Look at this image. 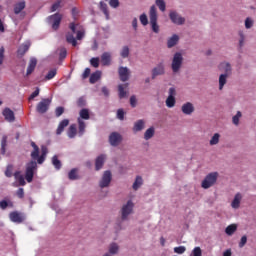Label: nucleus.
<instances>
[{"mask_svg":"<svg viewBox=\"0 0 256 256\" xmlns=\"http://www.w3.org/2000/svg\"><path fill=\"white\" fill-rule=\"evenodd\" d=\"M70 30L72 32L67 33L66 41L73 47H77V41H81L85 37V29L79 24L71 23ZM74 35H76V39Z\"/></svg>","mask_w":256,"mask_h":256,"instance_id":"nucleus-1","label":"nucleus"},{"mask_svg":"<svg viewBox=\"0 0 256 256\" xmlns=\"http://www.w3.org/2000/svg\"><path fill=\"white\" fill-rule=\"evenodd\" d=\"M79 115L80 116L77 119L78 129H79L78 134H79V137H83V135H85V129L87 127V124H85V121H89L91 119V116L89 115V110L86 108H83L82 110H80Z\"/></svg>","mask_w":256,"mask_h":256,"instance_id":"nucleus-2","label":"nucleus"},{"mask_svg":"<svg viewBox=\"0 0 256 256\" xmlns=\"http://www.w3.org/2000/svg\"><path fill=\"white\" fill-rule=\"evenodd\" d=\"M35 171H37V162L35 160H32L26 165L25 177H26V181L28 183H31L33 181Z\"/></svg>","mask_w":256,"mask_h":256,"instance_id":"nucleus-3","label":"nucleus"},{"mask_svg":"<svg viewBox=\"0 0 256 256\" xmlns=\"http://www.w3.org/2000/svg\"><path fill=\"white\" fill-rule=\"evenodd\" d=\"M111 181H113V174L111 171L106 170L104 171L100 181H99V187L100 189H107L109 185H111Z\"/></svg>","mask_w":256,"mask_h":256,"instance_id":"nucleus-4","label":"nucleus"},{"mask_svg":"<svg viewBox=\"0 0 256 256\" xmlns=\"http://www.w3.org/2000/svg\"><path fill=\"white\" fill-rule=\"evenodd\" d=\"M182 63H183L182 54H180V52H176L173 56V60L171 64V69L174 74L179 72V70L181 69Z\"/></svg>","mask_w":256,"mask_h":256,"instance_id":"nucleus-5","label":"nucleus"},{"mask_svg":"<svg viewBox=\"0 0 256 256\" xmlns=\"http://www.w3.org/2000/svg\"><path fill=\"white\" fill-rule=\"evenodd\" d=\"M149 16L152 31L154 33H159V24H157V8L155 6H151Z\"/></svg>","mask_w":256,"mask_h":256,"instance_id":"nucleus-6","label":"nucleus"},{"mask_svg":"<svg viewBox=\"0 0 256 256\" xmlns=\"http://www.w3.org/2000/svg\"><path fill=\"white\" fill-rule=\"evenodd\" d=\"M217 178H218L217 172L208 174L205 177V179L202 181V184H201L202 188H204V189L210 188L211 186H213L216 183Z\"/></svg>","mask_w":256,"mask_h":256,"instance_id":"nucleus-7","label":"nucleus"},{"mask_svg":"<svg viewBox=\"0 0 256 256\" xmlns=\"http://www.w3.org/2000/svg\"><path fill=\"white\" fill-rule=\"evenodd\" d=\"M51 101V98H43L36 106L37 113H47V111H49V107H51Z\"/></svg>","mask_w":256,"mask_h":256,"instance_id":"nucleus-8","label":"nucleus"},{"mask_svg":"<svg viewBox=\"0 0 256 256\" xmlns=\"http://www.w3.org/2000/svg\"><path fill=\"white\" fill-rule=\"evenodd\" d=\"M62 16L59 13L53 14L47 18V23L52 26L54 31L59 29V25H61Z\"/></svg>","mask_w":256,"mask_h":256,"instance_id":"nucleus-9","label":"nucleus"},{"mask_svg":"<svg viewBox=\"0 0 256 256\" xmlns=\"http://www.w3.org/2000/svg\"><path fill=\"white\" fill-rule=\"evenodd\" d=\"M164 74H165V66H164L163 62H160L152 70V79H155L157 76H162Z\"/></svg>","mask_w":256,"mask_h":256,"instance_id":"nucleus-10","label":"nucleus"},{"mask_svg":"<svg viewBox=\"0 0 256 256\" xmlns=\"http://www.w3.org/2000/svg\"><path fill=\"white\" fill-rule=\"evenodd\" d=\"M9 219L12 221V223H23L25 221V217H23V214L14 211L9 214Z\"/></svg>","mask_w":256,"mask_h":256,"instance_id":"nucleus-11","label":"nucleus"},{"mask_svg":"<svg viewBox=\"0 0 256 256\" xmlns=\"http://www.w3.org/2000/svg\"><path fill=\"white\" fill-rule=\"evenodd\" d=\"M170 20L176 25H183L185 23V18L179 16L177 12H170L169 14Z\"/></svg>","mask_w":256,"mask_h":256,"instance_id":"nucleus-12","label":"nucleus"},{"mask_svg":"<svg viewBox=\"0 0 256 256\" xmlns=\"http://www.w3.org/2000/svg\"><path fill=\"white\" fill-rule=\"evenodd\" d=\"M105 161H107V155L105 154H101L96 158V161H95L96 171H100V169H103V165H105Z\"/></svg>","mask_w":256,"mask_h":256,"instance_id":"nucleus-13","label":"nucleus"},{"mask_svg":"<svg viewBox=\"0 0 256 256\" xmlns=\"http://www.w3.org/2000/svg\"><path fill=\"white\" fill-rule=\"evenodd\" d=\"M109 142L112 147H117V145L121 143V135H119V133L113 132L110 134Z\"/></svg>","mask_w":256,"mask_h":256,"instance_id":"nucleus-14","label":"nucleus"},{"mask_svg":"<svg viewBox=\"0 0 256 256\" xmlns=\"http://www.w3.org/2000/svg\"><path fill=\"white\" fill-rule=\"evenodd\" d=\"M120 217L122 221H127L129 219V201L122 206L120 210Z\"/></svg>","mask_w":256,"mask_h":256,"instance_id":"nucleus-15","label":"nucleus"},{"mask_svg":"<svg viewBox=\"0 0 256 256\" xmlns=\"http://www.w3.org/2000/svg\"><path fill=\"white\" fill-rule=\"evenodd\" d=\"M121 81H127L129 79V68L121 66L118 70Z\"/></svg>","mask_w":256,"mask_h":256,"instance_id":"nucleus-16","label":"nucleus"},{"mask_svg":"<svg viewBox=\"0 0 256 256\" xmlns=\"http://www.w3.org/2000/svg\"><path fill=\"white\" fill-rule=\"evenodd\" d=\"M3 115L5 117V120L8 121L9 123H13V121H15V113L11 109L9 108L4 109Z\"/></svg>","mask_w":256,"mask_h":256,"instance_id":"nucleus-17","label":"nucleus"},{"mask_svg":"<svg viewBox=\"0 0 256 256\" xmlns=\"http://www.w3.org/2000/svg\"><path fill=\"white\" fill-rule=\"evenodd\" d=\"M29 47H31L30 41H26L23 44H21L20 47L18 48V55L23 57V55H25L26 52L29 51Z\"/></svg>","mask_w":256,"mask_h":256,"instance_id":"nucleus-18","label":"nucleus"},{"mask_svg":"<svg viewBox=\"0 0 256 256\" xmlns=\"http://www.w3.org/2000/svg\"><path fill=\"white\" fill-rule=\"evenodd\" d=\"M98 9H100V11H102V13H104L107 21H109L110 17H109V7L107 6V3H105L104 1H100L98 4Z\"/></svg>","mask_w":256,"mask_h":256,"instance_id":"nucleus-19","label":"nucleus"},{"mask_svg":"<svg viewBox=\"0 0 256 256\" xmlns=\"http://www.w3.org/2000/svg\"><path fill=\"white\" fill-rule=\"evenodd\" d=\"M31 146L33 147V151L31 152V158L34 161H37V163H39V146H37V144H35V142L31 143Z\"/></svg>","mask_w":256,"mask_h":256,"instance_id":"nucleus-20","label":"nucleus"},{"mask_svg":"<svg viewBox=\"0 0 256 256\" xmlns=\"http://www.w3.org/2000/svg\"><path fill=\"white\" fill-rule=\"evenodd\" d=\"M181 110L183 114L185 115H191L194 112V106L191 103H185L182 107Z\"/></svg>","mask_w":256,"mask_h":256,"instance_id":"nucleus-21","label":"nucleus"},{"mask_svg":"<svg viewBox=\"0 0 256 256\" xmlns=\"http://www.w3.org/2000/svg\"><path fill=\"white\" fill-rule=\"evenodd\" d=\"M68 126H69V119L62 120L58 125V128L56 130V135H61V133L65 131V127H68Z\"/></svg>","mask_w":256,"mask_h":256,"instance_id":"nucleus-22","label":"nucleus"},{"mask_svg":"<svg viewBox=\"0 0 256 256\" xmlns=\"http://www.w3.org/2000/svg\"><path fill=\"white\" fill-rule=\"evenodd\" d=\"M101 62H102V65L104 66L111 65V53L104 52L101 56Z\"/></svg>","mask_w":256,"mask_h":256,"instance_id":"nucleus-23","label":"nucleus"},{"mask_svg":"<svg viewBox=\"0 0 256 256\" xmlns=\"http://www.w3.org/2000/svg\"><path fill=\"white\" fill-rule=\"evenodd\" d=\"M108 253L111 255H118L119 254V244L112 242L108 246Z\"/></svg>","mask_w":256,"mask_h":256,"instance_id":"nucleus-24","label":"nucleus"},{"mask_svg":"<svg viewBox=\"0 0 256 256\" xmlns=\"http://www.w3.org/2000/svg\"><path fill=\"white\" fill-rule=\"evenodd\" d=\"M67 136L69 137V139H75V137L77 136V125H70L67 131Z\"/></svg>","mask_w":256,"mask_h":256,"instance_id":"nucleus-25","label":"nucleus"},{"mask_svg":"<svg viewBox=\"0 0 256 256\" xmlns=\"http://www.w3.org/2000/svg\"><path fill=\"white\" fill-rule=\"evenodd\" d=\"M14 177L21 187H24V185H26L25 177L23 176V174H21V171H16L14 173Z\"/></svg>","mask_w":256,"mask_h":256,"instance_id":"nucleus-26","label":"nucleus"},{"mask_svg":"<svg viewBox=\"0 0 256 256\" xmlns=\"http://www.w3.org/2000/svg\"><path fill=\"white\" fill-rule=\"evenodd\" d=\"M47 153H48V150H47L46 146H42L41 147V155L38 158L39 165H43V163L45 162V158L47 157Z\"/></svg>","mask_w":256,"mask_h":256,"instance_id":"nucleus-27","label":"nucleus"},{"mask_svg":"<svg viewBox=\"0 0 256 256\" xmlns=\"http://www.w3.org/2000/svg\"><path fill=\"white\" fill-rule=\"evenodd\" d=\"M141 186H143V177L137 176L132 185V189L134 191H137V190H139V188H141Z\"/></svg>","mask_w":256,"mask_h":256,"instance_id":"nucleus-28","label":"nucleus"},{"mask_svg":"<svg viewBox=\"0 0 256 256\" xmlns=\"http://www.w3.org/2000/svg\"><path fill=\"white\" fill-rule=\"evenodd\" d=\"M219 69L221 71H224L225 74H227V76L231 73V66H230L229 62H221L219 64Z\"/></svg>","mask_w":256,"mask_h":256,"instance_id":"nucleus-29","label":"nucleus"},{"mask_svg":"<svg viewBox=\"0 0 256 256\" xmlns=\"http://www.w3.org/2000/svg\"><path fill=\"white\" fill-rule=\"evenodd\" d=\"M101 79V71L97 70L96 72L90 75V83L95 84Z\"/></svg>","mask_w":256,"mask_h":256,"instance_id":"nucleus-30","label":"nucleus"},{"mask_svg":"<svg viewBox=\"0 0 256 256\" xmlns=\"http://www.w3.org/2000/svg\"><path fill=\"white\" fill-rule=\"evenodd\" d=\"M241 199H242L241 194L240 193L236 194L235 198H234V200L232 201V204H231L232 208L238 209L240 207Z\"/></svg>","mask_w":256,"mask_h":256,"instance_id":"nucleus-31","label":"nucleus"},{"mask_svg":"<svg viewBox=\"0 0 256 256\" xmlns=\"http://www.w3.org/2000/svg\"><path fill=\"white\" fill-rule=\"evenodd\" d=\"M7 207H13V202L9 199H4L0 201V209H2V211H5V209H7Z\"/></svg>","mask_w":256,"mask_h":256,"instance_id":"nucleus-32","label":"nucleus"},{"mask_svg":"<svg viewBox=\"0 0 256 256\" xmlns=\"http://www.w3.org/2000/svg\"><path fill=\"white\" fill-rule=\"evenodd\" d=\"M25 9V1L18 2L14 7V13L19 15Z\"/></svg>","mask_w":256,"mask_h":256,"instance_id":"nucleus-33","label":"nucleus"},{"mask_svg":"<svg viewBox=\"0 0 256 256\" xmlns=\"http://www.w3.org/2000/svg\"><path fill=\"white\" fill-rule=\"evenodd\" d=\"M178 40H179V38H178L177 34H173V36H171V38H169V40L167 42L168 48L174 47L177 44Z\"/></svg>","mask_w":256,"mask_h":256,"instance_id":"nucleus-34","label":"nucleus"},{"mask_svg":"<svg viewBox=\"0 0 256 256\" xmlns=\"http://www.w3.org/2000/svg\"><path fill=\"white\" fill-rule=\"evenodd\" d=\"M145 128V121L143 120H138L135 124H134V132H139L141 130H143Z\"/></svg>","mask_w":256,"mask_h":256,"instance_id":"nucleus-35","label":"nucleus"},{"mask_svg":"<svg viewBox=\"0 0 256 256\" xmlns=\"http://www.w3.org/2000/svg\"><path fill=\"white\" fill-rule=\"evenodd\" d=\"M78 171L79 170L77 168L70 170V172L68 173V178L70 179V181H75L78 179L79 177V175L77 174Z\"/></svg>","mask_w":256,"mask_h":256,"instance_id":"nucleus-36","label":"nucleus"},{"mask_svg":"<svg viewBox=\"0 0 256 256\" xmlns=\"http://www.w3.org/2000/svg\"><path fill=\"white\" fill-rule=\"evenodd\" d=\"M155 135V128H149L148 130H146L145 134H144V139L145 140H149L151 138H153V136Z\"/></svg>","mask_w":256,"mask_h":256,"instance_id":"nucleus-37","label":"nucleus"},{"mask_svg":"<svg viewBox=\"0 0 256 256\" xmlns=\"http://www.w3.org/2000/svg\"><path fill=\"white\" fill-rule=\"evenodd\" d=\"M227 77L228 75L227 74H222L220 75L219 77V89L222 90L224 85L226 84L227 82Z\"/></svg>","mask_w":256,"mask_h":256,"instance_id":"nucleus-38","label":"nucleus"},{"mask_svg":"<svg viewBox=\"0 0 256 256\" xmlns=\"http://www.w3.org/2000/svg\"><path fill=\"white\" fill-rule=\"evenodd\" d=\"M126 87H127V84H120L118 86V91H119L120 99H123V97H125L127 95V93L125 92V88Z\"/></svg>","mask_w":256,"mask_h":256,"instance_id":"nucleus-39","label":"nucleus"},{"mask_svg":"<svg viewBox=\"0 0 256 256\" xmlns=\"http://www.w3.org/2000/svg\"><path fill=\"white\" fill-rule=\"evenodd\" d=\"M57 75V69H51L45 76L46 81H51Z\"/></svg>","mask_w":256,"mask_h":256,"instance_id":"nucleus-40","label":"nucleus"},{"mask_svg":"<svg viewBox=\"0 0 256 256\" xmlns=\"http://www.w3.org/2000/svg\"><path fill=\"white\" fill-rule=\"evenodd\" d=\"M237 230V226L235 224L229 225L225 232L227 235L231 236Z\"/></svg>","mask_w":256,"mask_h":256,"instance_id":"nucleus-41","label":"nucleus"},{"mask_svg":"<svg viewBox=\"0 0 256 256\" xmlns=\"http://www.w3.org/2000/svg\"><path fill=\"white\" fill-rule=\"evenodd\" d=\"M52 164L54 165L55 169H61V161L59 160V158H57V156H53Z\"/></svg>","mask_w":256,"mask_h":256,"instance_id":"nucleus-42","label":"nucleus"},{"mask_svg":"<svg viewBox=\"0 0 256 256\" xmlns=\"http://www.w3.org/2000/svg\"><path fill=\"white\" fill-rule=\"evenodd\" d=\"M219 140H220V135L218 133L214 134L210 140V145L211 146L217 145L219 143Z\"/></svg>","mask_w":256,"mask_h":256,"instance_id":"nucleus-43","label":"nucleus"},{"mask_svg":"<svg viewBox=\"0 0 256 256\" xmlns=\"http://www.w3.org/2000/svg\"><path fill=\"white\" fill-rule=\"evenodd\" d=\"M156 5L159 8L160 11L164 12L166 9V4L164 0H156Z\"/></svg>","mask_w":256,"mask_h":256,"instance_id":"nucleus-44","label":"nucleus"},{"mask_svg":"<svg viewBox=\"0 0 256 256\" xmlns=\"http://www.w3.org/2000/svg\"><path fill=\"white\" fill-rule=\"evenodd\" d=\"M5 147H7V136H3L1 140L2 155H5Z\"/></svg>","mask_w":256,"mask_h":256,"instance_id":"nucleus-45","label":"nucleus"},{"mask_svg":"<svg viewBox=\"0 0 256 256\" xmlns=\"http://www.w3.org/2000/svg\"><path fill=\"white\" fill-rule=\"evenodd\" d=\"M175 102H176L175 97H168L167 100H166V106L168 108H172V107H174Z\"/></svg>","mask_w":256,"mask_h":256,"instance_id":"nucleus-46","label":"nucleus"},{"mask_svg":"<svg viewBox=\"0 0 256 256\" xmlns=\"http://www.w3.org/2000/svg\"><path fill=\"white\" fill-rule=\"evenodd\" d=\"M120 55H121V57H123V59L129 57V46H124L122 48Z\"/></svg>","mask_w":256,"mask_h":256,"instance_id":"nucleus-47","label":"nucleus"},{"mask_svg":"<svg viewBox=\"0 0 256 256\" xmlns=\"http://www.w3.org/2000/svg\"><path fill=\"white\" fill-rule=\"evenodd\" d=\"M140 22L143 26H147V24H149V19L147 18V14H141Z\"/></svg>","mask_w":256,"mask_h":256,"instance_id":"nucleus-48","label":"nucleus"},{"mask_svg":"<svg viewBox=\"0 0 256 256\" xmlns=\"http://www.w3.org/2000/svg\"><path fill=\"white\" fill-rule=\"evenodd\" d=\"M3 61H5V47H0V65H3Z\"/></svg>","mask_w":256,"mask_h":256,"instance_id":"nucleus-49","label":"nucleus"},{"mask_svg":"<svg viewBox=\"0 0 256 256\" xmlns=\"http://www.w3.org/2000/svg\"><path fill=\"white\" fill-rule=\"evenodd\" d=\"M61 8V0L56 1L52 7L51 12L54 13V11H57V9Z\"/></svg>","mask_w":256,"mask_h":256,"instance_id":"nucleus-50","label":"nucleus"},{"mask_svg":"<svg viewBox=\"0 0 256 256\" xmlns=\"http://www.w3.org/2000/svg\"><path fill=\"white\" fill-rule=\"evenodd\" d=\"M253 20L252 18H246L245 20V28L246 29H251L253 27Z\"/></svg>","mask_w":256,"mask_h":256,"instance_id":"nucleus-51","label":"nucleus"},{"mask_svg":"<svg viewBox=\"0 0 256 256\" xmlns=\"http://www.w3.org/2000/svg\"><path fill=\"white\" fill-rule=\"evenodd\" d=\"M242 114L240 111L237 112V114L233 117V124L238 125L239 124V119L241 118Z\"/></svg>","mask_w":256,"mask_h":256,"instance_id":"nucleus-52","label":"nucleus"},{"mask_svg":"<svg viewBox=\"0 0 256 256\" xmlns=\"http://www.w3.org/2000/svg\"><path fill=\"white\" fill-rule=\"evenodd\" d=\"M59 57L60 59L67 57V49L65 47L60 48Z\"/></svg>","mask_w":256,"mask_h":256,"instance_id":"nucleus-53","label":"nucleus"},{"mask_svg":"<svg viewBox=\"0 0 256 256\" xmlns=\"http://www.w3.org/2000/svg\"><path fill=\"white\" fill-rule=\"evenodd\" d=\"M192 256H202V250L200 247H195L192 251Z\"/></svg>","mask_w":256,"mask_h":256,"instance_id":"nucleus-54","label":"nucleus"},{"mask_svg":"<svg viewBox=\"0 0 256 256\" xmlns=\"http://www.w3.org/2000/svg\"><path fill=\"white\" fill-rule=\"evenodd\" d=\"M28 67H32L35 69V67H37V58L35 57L30 58Z\"/></svg>","mask_w":256,"mask_h":256,"instance_id":"nucleus-55","label":"nucleus"},{"mask_svg":"<svg viewBox=\"0 0 256 256\" xmlns=\"http://www.w3.org/2000/svg\"><path fill=\"white\" fill-rule=\"evenodd\" d=\"M90 64L92 65V67H95V69H97V67H99V58H92L90 60Z\"/></svg>","mask_w":256,"mask_h":256,"instance_id":"nucleus-56","label":"nucleus"},{"mask_svg":"<svg viewBox=\"0 0 256 256\" xmlns=\"http://www.w3.org/2000/svg\"><path fill=\"white\" fill-rule=\"evenodd\" d=\"M109 5L112 9H117L119 7V0H109Z\"/></svg>","mask_w":256,"mask_h":256,"instance_id":"nucleus-57","label":"nucleus"},{"mask_svg":"<svg viewBox=\"0 0 256 256\" xmlns=\"http://www.w3.org/2000/svg\"><path fill=\"white\" fill-rule=\"evenodd\" d=\"M186 251V248L184 246H179L174 248V252L177 254H183Z\"/></svg>","mask_w":256,"mask_h":256,"instance_id":"nucleus-58","label":"nucleus"},{"mask_svg":"<svg viewBox=\"0 0 256 256\" xmlns=\"http://www.w3.org/2000/svg\"><path fill=\"white\" fill-rule=\"evenodd\" d=\"M125 117V112L123 111V109H119L117 111V119H119L120 121H123Z\"/></svg>","mask_w":256,"mask_h":256,"instance_id":"nucleus-59","label":"nucleus"},{"mask_svg":"<svg viewBox=\"0 0 256 256\" xmlns=\"http://www.w3.org/2000/svg\"><path fill=\"white\" fill-rule=\"evenodd\" d=\"M65 109L63 107H57L55 110L56 113V117H61V115H63Z\"/></svg>","mask_w":256,"mask_h":256,"instance_id":"nucleus-60","label":"nucleus"},{"mask_svg":"<svg viewBox=\"0 0 256 256\" xmlns=\"http://www.w3.org/2000/svg\"><path fill=\"white\" fill-rule=\"evenodd\" d=\"M39 88H36V90L30 95L29 101H32V99H35V97H39Z\"/></svg>","mask_w":256,"mask_h":256,"instance_id":"nucleus-61","label":"nucleus"},{"mask_svg":"<svg viewBox=\"0 0 256 256\" xmlns=\"http://www.w3.org/2000/svg\"><path fill=\"white\" fill-rule=\"evenodd\" d=\"M130 105L133 108L137 107V98L135 96L130 97Z\"/></svg>","mask_w":256,"mask_h":256,"instance_id":"nucleus-62","label":"nucleus"},{"mask_svg":"<svg viewBox=\"0 0 256 256\" xmlns=\"http://www.w3.org/2000/svg\"><path fill=\"white\" fill-rule=\"evenodd\" d=\"M246 243H247V237H246V236H243V237L241 238L240 243H239V247H240V248L244 247Z\"/></svg>","mask_w":256,"mask_h":256,"instance_id":"nucleus-63","label":"nucleus"},{"mask_svg":"<svg viewBox=\"0 0 256 256\" xmlns=\"http://www.w3.org/2000/svg\"><path fill=\"white\" fill-rule=\"evenodd\" d=\"M239 35H240L239 45H240V47H242L244 44L245 36H244L243 32H240Z\"/></svg>","mask_w":256,"mask_h":256,"instance_id":"nucleus-64","label":"nucleus"}]
</instances>
